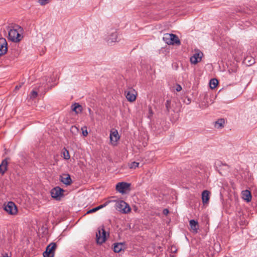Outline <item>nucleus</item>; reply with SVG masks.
I'll return each mask as SVG.
<instances>
[{"label":"nucleus","instance_id":"1","mask_svg":"<svg viewBox=\"0 0 257 257\" xmlns=\"http://www.w3.org/2000/svg\"><path fill=\"white\" fill-rule=\"evenodd\" d=\"M115 208L118 211L126 214L131 210L129 205L123 200H117L115 201Z\"/></svg>","mask_w":257,"mask_h":257},{"label":"nucleus","instance_id":"2","mask_svg":"<svg viewBox=\"0 0 257 257\" xmlns=\"http://www.w3.org/2000/svg\"><path fill=\"white\" fill-rule=\"evenodd\" d=\"M215 166L219 174L222 176L225 175L229 171L230 166L225 163H223L220 161H216Z\"/></svg>","mask_w":257,"mask_h":257},{"label":"nucleus","instance_id":"3","mask_svg":"<svg viewBox=\"0 0 257 257\" xmlns=\"http://www.w3.org/2000/svg\"><path fill=\"white\" fill-rule=\"evenodd\" d=\"M16 28H20L19 26H17L16 28L10 29L9 31V39L14 42L20 41L22 38Z\"/></svg>","mask_w":257,"mask_h":257},{"label":"nucleus","instance_id":"4","mask_svg":"<svg viewBox=\"0 0 257 257\" xmlns=\"http://www.w3.org/2000/svg\"><path fill=\"white\" fill-rule=\"evenodd\" d=\"M166 110L168 113L171 111L177 112L180 109V104L175 101H172L171 100H167L165 103Z\"/></svg>","mask_w":257,"mask_h":257},{"label":"nucleus","instance_id":"5","mask_svg":"<svg viewBox=\"0 0 257 257\" xmlns=\"http://www.w3.org/2000/svg\"><path fill=\"white\" fill-rule=\"evenodd\" d=\"M57 247L56 243L52 242L49 244L46 248V250L43 252L44 257H54L55 251Z\"/></svg>","mask_w":257,"mask_h":257},{"label":"nucleus","instance_id":"6","mask_svg":"<svg viewBox=\"0 0 257 257\" xmlns=\"http://www.w3.org/2000/svg\"><path fill=\"white\" fill-rule=\"evenodd\" d=\"M4 209L7 213L11 215H16L18 212L16 205L12 201L9 202L7 204H4Z\"/></svg>","mask_w":257,"mask_h":257},{"label":"nucleus","instance_id":"7","mask_svg":"<svg viewBox=\"0 0 257 257\" xmlns=\"http://www.w3.org/2000/svg\"><path fill=\"white\" fill-rule=\"evenodd\" d=\"M106 232L103 227L98 228L96 233V239L98 244H102L106 240Z\"/></svg>","mask_w":257,"mask_h":257},{"label":"nucleus","instance_id":"8","mask_svg":"<svg viewBox=\"0 0 257 257\" xmlns=\"http://www.w3.org/2000/svg\"><path fill=\"white\" fill-rule=\"evenodd\" d=\"M64 190L60 187H56L53 188L51 191V195L52 198L57 200L61 199V197L64 196L63 193Z\"/></svg>","mask_w":257,"mask_h":257},{"label":"nucleus","instance_id":"9","mask_svg":"<svg viewBox=\"0 0 257 257\" xmlns=\"http://www.w3.org/2000/svg\"><path fill=\"white\" fill-rule=\"evenodd\" d=\"M131 184L126 182H119L116 185L117 191L122 194L126 193L130 190Z\"/></svg>","mask_w":257,"mask_h":257},{"label":"nucleus","instance_id":"10","mask_svg":"<svg viewBox=\"0 0 257 257\" xmlns=\"http://www.w3.org/2000/svg\"><path fill=\"white\" fill-rule=\"evenodd\" d=\"M137 93L135 89H130L125 91V95L127 100L130 102H133L136 100Z\"/></svg>","mask_w":257,"mask_h":257},{"label":"nucleus","instance_id":"11","mask_svg":"<svg viewBox=\"0 0 257 257\" xmlns=\"http://www.w3.org/2000/svg\"><path fill=\"white\" fill-rule=\"evenodd\" d=\"M203 53L197 50L192 56L190 57V62L192 64H196L198 62L201 61Z\"/></svg>","mask_w":257,"mask_h":257},{"label":"nucleus","instance_id":"12","mask_svg":"<svg viewBox=\"0 0 257 257\" xmlns=\"http://www.w3.org/2000/svg\"><path fill=\"white\" fill-rule=\"evenodd\" d=\"M9 53L10 60H13L19 56L20 51L18 46H15L10 50Z\"/></svg>","mask_w":257,"mask_h":257},{"label":"nucleus","instance_id":"13","mask_svg":"<svg viewBox=\"0 0 257 257\" xmlns=\"http://www.w3.org/2000/svg\"><path fill=\"white\" fill-rule=\"evenodd\" d=\"M8 51L7 42L5 38H0V56L5 54Z\"/></svg>","mask_w":257,"mask_h":257},{"label":"nucleus","instance_id":"14","mask_svg":"<svg viewBox=\"0 0 257 257\" xmlns=\"http://www.w3.org/2000/svg\"><path fill=\"white\" fill-rule=\"evenodd\" d=\"M60 180L61 182L66 185H70L72 183V179L70 175L68 174H63L60 176Z\"/></svg>","mask_w":257,"mask_h":257},{"label":"nucleus","instance_id":"15","mask_svg":"<svg viewBox=\"0 0 257 257\" xmlns=\"http://www.w3.org/2000/svg\"><path fill=\"white\" fill-rule=\"evenodd\" d=\"M110 139L113 145H115L117 141L119 139V136L118 135L117 130L111 131L110 134Z\"/></svg>","mask_w":257,"mask_h":257},{"label":"nucleus","instance_id":"16","mask_svg":"<svg viewBox=\"0 0 257 257\" xmlns=\"http://www.w3.org/2000/svg\"><path fill=\"white\" fill-rule=\"evenodd\" d=\"M242 198L246 201L249 202L251 200V192L248 190H243L241 192Z\"/></svg>","mask_w":257,"mask_h":257},{"label":"nucleus","instance_id":"17","mask_svg":"<svg viewBox=\"0 0 257 257\" xmlns=\"http://www.w3.org/2000/svg\"><path fill=\"white\" fill-rule=\"evenodd\" d=\"M117 38V34L116 31L112 32L107 38V42L108 44H111L113 42L116 41Z\"/></svg>","mask_w":257,"mask_h":257},{"label":"nucleus","instance_id":"18","mask_svg":"<svg viewBox=\"0 0 257 257\" xmlns=\"http://www.w3.org/2000/svg\"><path fill=\"white\" fill-rule=\"evenodd\" d=\"M172 38H175V34L166 33L164 35L163 40L168 45H173L171 41Z\"/></svg>","mask_w":257,"mask_h":257},{"label":"nucleus","instance_id":"19","mask_svg":"<svg viewBox=\"0 0 257 257\" xmlns=\"http://www.w3.org/2000/svg\"><path fill=\"white\" fill-rule=\"evenodd\" d=\"M8 158L3 160L0 164V173L4 174L8 169Z\"/></svg>","mask_w":257,"mask_h":257},{"label":"nucleus","instance_id":"20","mask_svg":"<svg viewBox=\"0 0 257 257\" xmlns=\"http://www.w3.org/2000/svg\"><path fill=\"white\" fill-rule=\"evenodd\" d=\"M210 192L208 190H204L202 193V200L203 204L207 203L209 200Z\"/></svg>","mask_w":257,"mask_h":257},{"label":"nucleus","instance_id":"21","mask_svg":"<svg viewBox=\"0 0 257 257\" xmlns=\"http://www.w3.org/2000/svg\"><path fill=\"white\" fill-rule=\"evenodd\" d=\"M189 224L191 229L194 232H197V230L199 228L198 223L197 221H196L194 219L190 220L189 221Z\"/></svg>","mask_w":257,"mask_h":257},{"label":"nucleus","instance_id":"22","mask_svg":"<svg viewBox=\"0 0 257 257\" xmlns=\"http://www.w3.org/2000/svg\"><path fill=\"white\" fill-rule=\"evenodd\" d=\"M71 109L73 111H75L76 113L78 114L82 111V107L79 103H75L72 105Z\"/></svg>","mask_w":257,"mask_h":257},{"label":"nucleus","instance_id":"23","mask_svg":"<svg viewBox=\"0 0 257 257\" xmlns=\"http://www.w3.org/2000/svg\"><path fill=\"white\" fill-rule=\"evenodd\" d=\"M122 243H115L114 244L113 251L115 252L118 253L122 250Z\"/></svg>","mask_w":257,"mask_h":257},{"label":"nucleus","instance_id":"24","mask_svg":"<svg viewBox=\"0 0 257 257\" xmlns=\"http://www.w3.org/2000/svg\"><path fill=\"white\" fill-rule=\"evenodd\" d=\"M224 119L221 118L215 122V126L217 128H221L224 126Z\"/></svg>","mask_w":257,"mask_h":257},{"label":"nucleus","instance_id":"25","mask_svg":"<svg viewBox=\"0 0 257 257\" xmlns=\"http://www.w3.org/2000/svg\"><path fill=\"white\" fill-rule=\"evenodd\" d=\"M218 83V81L216 79L213 78L211 79L209 82V85L210 88L211 89L215 88L217 86Z\"/></svg>","mask_w":257,"mask_h":257},{"label":"nucleus","instance_id":"26","mask_svg":"<svg viewBox=\"0 0 257 257\" xmlns=\"http://www.w3.org/2000/svg\"><path fill=\"white\" fill-rule=\"evenodd\" d=\"M171 41L172 42H173V45L176 44L177 45H180L181 44L180 41L176 35H175V38H172Z\"/></svg>","mask_w":257,"mask_h":257},{"label":"nucleus","instance_id":"27","mask_svg":"<svg viewBox=\"0 0 257 257\" xmlns=\"http://www.w3.org/2000/svg\"><path fill=\"white\" fill-rule=\"evenodd\" d=\"M63 158L65 160H68L70 159V156L69 155V151L65 148H64V151L63 152Z\"/></svg>","mask_w":257,"mask_h":257},{"label":"nucleus","instance_id":"28","mask_svg":"<svg viewBox=\"0 0 257 257\" xmlns=\"http://www.w3.org/2000/svg\"><path fill=\"white\" fill-rule=\"evenodd\" d=\"M139 163L136 162H133L130 164L129 166L130 168L136 169L138 167Z\"/></svg>","mask_w":257,"mask_h":257},{"label":"nucleus","instance_id":"29","mask_svg":"<svg viewBox=\"0 0 257 257\" xmlns=\"http://www.w3.org/2000/svg\"><path fill=\"white\" fill-rule=\"evenodd\" d=\"M38 95V93L35 90H33L30 94V98L32 99L35 98Z\"/></svg>","mask_w":257,"mask_h":257},{"label":"nucleus","instance_id":"30","mask_svg":"<svg viewBox=\"0 0 257 257\" xmlns=\"http://www.w3.org/2000/svg\"><path fill=\"white\" fill-rule=\"evenodd\" d=\"M110 202V201H107L103 204L100 205L95 207L96 208V210L97 211V210H99L100 209H101V208H103L104 207L106 206Z\"/></svg>","mask_w":257,"mask_h":257},{"label":"nucleus","instance_id":"31","mask_svg":"<svg viewBox=\"0 0 257 257\" xmlns=\"http://www.w3.org/2000/svg\"><path fill=\"white\" fill-rule=\"evenodd\" d=\"M81 130L82 131V135L84 137H86L87 136V135H88V132H87V131L86 126H84V127H82Z\"/></svg>","mask_w":257,"mask_h":257},{"label":"nucleus","instance_id":"32","mask_svg":"<svg viewBox=\"0 0 257 257\" xmlns=\"http://www.w3.org/2000/svg\"><path fill=\"white\" fill-rule=\"evenodd\" d=\"M50 0H38L39 3L42 6H44L48 4Z\"/></svg>","mask_w":257,"mask_h":257},{"label":"nucleus","instance_id":"33","mask_svg":"<svg viewBox=\"0 0 257 257\" xmlns=\"http://www.w3.org/2000/svg\"><path fill=\"white\" fill-rule=\"evenodd\" d=\"M153 114H154V113H153V110L152 109V107L150 106H149V115H148V117L149 118H151L153 116Z\"/></svg>","mask_w":257,"mask_h":257},{"label":"nucleus","instance_id":"34","mask_svg":"<svg viewBox=\"0 0 257 257\" xmlns=\"http://www.w3.org/2000/svg\"><path fill=\"white\" fill-rule=\"evenodd\" d=\"M96 208L95 207V208H93L89 210H88L86 214H89V213H93V212H94L95 211H96Z\"/></svg>","mask_w":257,"mask_h":257},{"label":"nucleus","instance_id":"35","mask_svg":"<svg viewBox=\"0 0 257 257\" xmlns=\"http://www.w3.org/2000/svg\"><path fill=\"white\" fill-rule=\"evenodd\" d=\"M169 210L167 208L166 209H164L163 211V213L165 215H168V214L169 213Z\"/></svg>","mask_w":257,"mask_h":257},{"label":"nucleus","instance_id":"36","mask_svg":"<svg viewBox=\"0 0 257 257\" xmlns=\"http://www.w3.org/2000/svg\"><path fill=\"white\" fill-rule=\"evenodd\" d=\"M182 89V87L180 85H177L176 90L177 91H180Z\"/></svg>","mask_w":257,"mask_h":257},{"label":"nucleus","instance_id":"37","mask_svg":"<svg viewBox=\"0 0 257 257\" xmlns=\"http://www.w3.org/2000/svg\"><path fill=\"white\" fill-rule=\"evenodd\" d=\"M23 83H21V84L19 85H17L15 87V89L18 90H19L20 88L22 87V85H23Z\"/></svg>","mask_w":257,"mask_h":257},{"label":"nucleus","instance_id":"38","mask_svg":"<svg viewBox=\"0 0 257 257\" xmlns=\"http://www.w3.org/2000/svg\"><path fill=\"white\" fill-rule=\"evenodd\" d=\"M73 130H78L76 126H73L71 127V131H72Z\"/></svg>","mask_w":257,"mask_h":257},{"label":"nucleus","instance_id":"39","mask_svg":"<svg viewBox=\"0 0 257 257\" xmlns=\"http://www.w3.org/2000/svg\"><path fill=\"white\" fill-rule=\"evenodd\" d=\"M2 257H10V256H9L8 254L6 253V254L3 255Z\"/></svg>","mask_w":257,"mask_h":257},{"label":"nucleus","instance_id":"40","mask_svg":"<svg viewBox=\"0 0 257 257\" xmlns=\"http://www.w3.org/2000/svg\"><path fill=\"white\" fill-rule=\"evenodd\" d=\"M88 111H89V113L91 114L92 111H91V110L90 108H88Z\"/></svg>","mask_w":257,"mask_h":257}]
</instances>
